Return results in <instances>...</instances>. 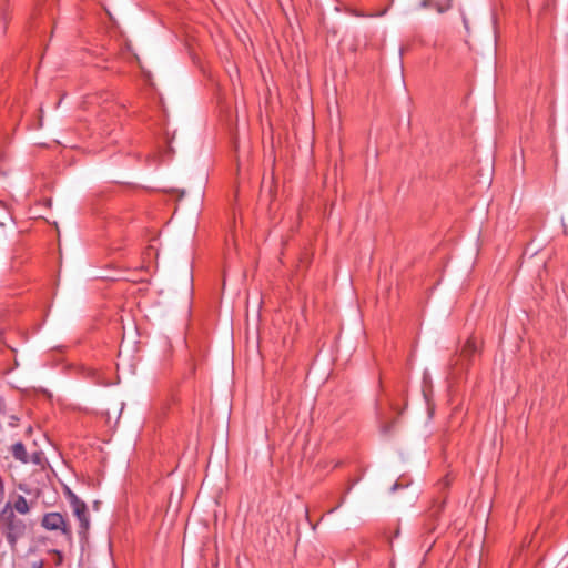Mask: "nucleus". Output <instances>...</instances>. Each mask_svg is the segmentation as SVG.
<instances>
[{
    "instance_id": "12",
    "label": "nucleus",
    "mask_w": 568,
    "mask_h": 568,
    "mask_svg": "<svg viewBox=\"0 0 568 568\" xmlns=\"http://www.w3.org/2000/svg\"><path fill=\"white\" fill-rule=\"evenodd\" d=\"M427 4H429V1L428 0H424L423 6H427Z\"/></svg>"
},
{
    "instance_id": "14",
    "label": "nucleus",
    "mask_w": 568,
    "mask_h": 568,
    "mask_svg": "<svg viewBox=\"0 0 568 568\" xmlns=\"http://www.w3.org/2000/svg\"><path fill=\"white\" fill-rule=\"evenodd\" d=\"M436 514H437V511H434V513H430V515H429V516H432V517H433V516H435Z\"/></svg>"
},
{
    "instance_id": "11",
    "label": "nucleus",
    "mask_w": 568,
    "mask_h": 568,
    "mask_svg": "<svg viewBox=\"0 0 568 568\" xmlns=\"http://www.w3.org/2000/svg\"><path fill=\"white\" fill-rule=\"evenodd\" d=\"M427 4H429V1L428 0H424L423 6H427Z\"/></svg>"
},
{
    "instance_id": "5",
    "label": "nucleus",
    "mask_w": 568,
    "mask_h": 568,
    "mask_svg": "<svg viewBox=\"0 0 568 568\" xmlns=\"http://www.w3.org/2000/svg\"><path fill=\"white\" fill-rule=\"evenodd\" d=\"M11 453L16 459L27 463L28 462V453L26 450L24 445L21 442H18L12 445Z\"/></svg>"
},
{
    "instance_id": "4",
    "label": "nucleus",
    "mask_w": 568,
    "mask_h": 568,
    "mask_svg": "<svg viewBox=\"0 0 568 568\" xmlns=\"http://www.w3.org/2000/svg\"><path fill=\"white\" fill-rule=\"evenodd\" d=\"M12 511H17L21 515H26L30 511L29 504L22 495H18L17 498L11 503Z\"/></svg>"
},
{
    "instance_id": "9",
    "label": "nucleus",
    "mask_w": 568,
    "mask_h": 568,
    "mask_svg": "<svg viewBox=\"0 0 568 568\" xmlns=\"http://www.w3.org/2000/svg\"><path fill=\"white\" fill-rule=\"evenodd\" d=\"M381 432H382L383 434H388V433L390 432V426H389V425H383V426L381 427Z\"/></svg>"
},
{
    "instance_id": "13",
    "label": "nucleus",
    "mask_w": 568,
    "mask_h": 568,
    "mask_svg": "<svg viewBox=\"0 0 568 568\" xmlns=\"http://www.w3.org/2000/svg\"><path fill=\"white\" fill-rule=\"evenodd\" d=\"M336 508H337V507H335V508L331 509L328 513H329V514L334 513Z\"/></svg>"
},
{
    "instance_id": "6",
    "label": "nucleus",
    "mask_w": 568,
    "mask_h": 568,
    "mask_svg": "<svg viewBox=\"0 0 568 568\" xmlns=\"http://www.w3.org/2000/svg\"><path fill=\"white\" fill-rule=\"evenodd\" d=\"M477 351L476 343L474 341H467L464 348H463V355L465 356H471Z\"/></svg>"
},
{
    "instance_id": "10",
    "label": "nucleus",
    "mask_w": 568,
    "mask_h": 568,
    "mask_svg": "<svg viewBox=\"0 0 568 568\" xmlns=\"http://www.w3.org/2000/svg\"><path fill=\"white\" fill-rule=\"evenodd\" d=\"M434 528H435V526H434V525H432V526H426V527H425V529H426V531H427V532L433 531V530H434Z\"/></svg>"
},
{
    "instance_id": "8",
    "label": "nucleus",
    "mask_w": 568,
    "mask_h": 568,
    "mask_svg": "<svg viewBox=\"0 0 568 568\" xmlns=\"http://www.w3.org/2000/svg\"><path fill=\"white\" fill-rule=\"evenodd\" d=\"M3 499H4V485H3L2 479L0 478V504L3 501Z\"/></svg>"
},
{
    "instance_id": "1",
    "label": "nucleus",
    "mask_w": 568,
    "mask_h": 568,
    "mask_svg": "<svg viewBox=\"0 0 568 568\" xmlns=\"http://www.w3.org/2000/svg\"><path fill=\"white\" fill-rule=\"evenodd\" d=\"M0 519L3 524V535L10 549L16 552L18 540L26 535L27 525L23 519L17 517L12 511L11 501H8L2 508Z\"/></svg>"
},
{
    "instance_id": "2",
    "label": "nucleus",
    "mask_w": 568,
    "mask_h": 568,
    "mask_svg": "<svg viewBox=\"0 0 568 568\" xmlns=\"http://www.w3.org/2000/svg\"><path fill=\"white\" fill-rule=\"evenodd\" d=\"M65 497L72 508L73 515L80 523V535H85L90 528V517L87 504L81 500L70 488L64 490Z\"/></svg>"
},
{
    "instance_id": "3",
    "label": "nucleus",
    "mask_w": 568,
    "mask_h": 568,
    "mask_svg": "<svg viewBox=\"0 0 568 568\" xmlns=\"http://www.w3.org/2000/svg\"><path fill=\"white\" fill-rule=\"evenodd\" d=\"M41 526L50 531H60L67 540H72V529L67 518L60 513H45L42 516Z\"/></svg>"
},
{
    "instance_id": "7",
    "label": "nucleus",
    "mask_w": 568,
    "mask_h": 568,
    "mask_svg": "<svg viewBox=\"0 0 568 568\" xmlns=\"http://www.w3.org/2000/svg\"><path fill=\"white\" fill-rule=\"evenodd\" d=\"M8 20L7 17L3 16L0 20V34H4L7 31Z\"/></svg>"
}]
</instances>
